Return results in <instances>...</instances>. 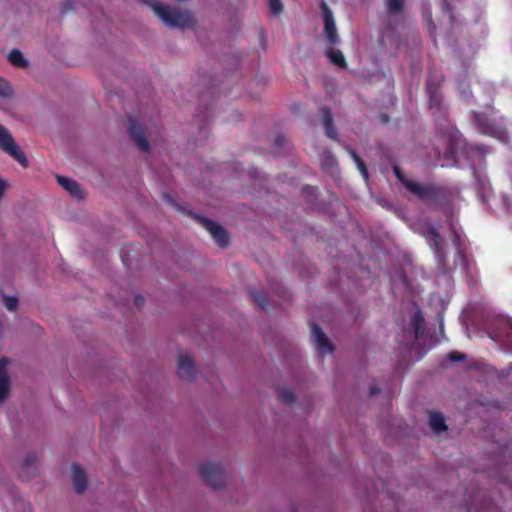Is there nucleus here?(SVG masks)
<instances>
[{
  "instance_id": "f257e3e1",
  "label": "nucleus",
  "mask_w": 512,
  "mask_h": 512,
  "mask_svg": "<svg viewBox=\"0 0 512 512\" xmlns=\"http://www.w3.org/2000/svg\"><path fill=\"white\" fill-rule=\"evenodd\" d=\"M141 2L150 6L155 15L168 27L184 29L193 27L196 23L192 13L188 10L174 9L159 3L157 0H141Z\"/></svg>"
},
{
  "instance_id": "f03ea898",
  "label": "nucleus",
  "mask_w": 512,
  "mask_h": 512,
  "mask_svg": "<svg viewBox=\"0 0 512 512\" xmlns=\"http://www.w3.org/2000/svg\"><path fill=\"white\" fill-rule=\"evenodd\" d=\"M404 187L417 199L428 204L441 202L449 196V190L446 187L435 183L421 184L410 180L405 183Z\"/></svg>"
},
{
  "instance_id": "7ed1b4c3",
  "label": "nucleus",
  "mask_w": 512,
  "mask_h": 512,
  "mask_svg": "<svg viewBox=\"0 0 512 512\" xmlns=\"http://www.w3.org/2000/svg\"><path fill=\"white\" fill-rule=\"evenodd\" d=\"M0 150L10 155L21 166H28L25 154L20 150L9 130L2 125H0Z\"/></svg>"
},
{
  "instance_id": "20e7f679",
  "label": "nucleus",
  "mask_w": 512,
  "mask_h": 512,
  "mask_svg": "<svg viewBox=\"0 0 512 512\" xmlns=\"http://www.w3.org/2000/svg\"><path fill=\"white\" fill-rule=\"evenodd\" d=\"M198 471L207 485L214 489H219L223 486L225 472L219 464L203 463L199 466Z\"/></svg>"
},
{
  "instance_id": "39448f33",
  "label": "nucleus",
  "mask_w": 512,
  "mask_h": 512,
  "mask_svg": "<svg viewBox=\"0 0 512 512\" xmlns=\"http://www.w3.org/2000/svg\"><path fill=\"white\" fill-rule=\"evenodd\" d=\"M474 121L482 134L494 137L501 141L508 139L507 130L502 126L491 122L484 114L475 113Z\"/></svg>"
},
{
  "instance_id": "423d86ee",
  "label": "nucleus",
  "mask_w": 512,
  "mask_h": 512,
  "mask_svg": "<svg viewBox=\"0 0 512 512\" xmlns=\"http://www.w3.org/2000/svg\"><path fill=\"white\" fill-rule=\"evenodd\" d=\"M196 220L210 233L218 246L225 248L229 244L228 232L218 223L202 216H195Z\"/></svg>"
},
{
  "instance_id": "0eeeda50",
  "label": "nucleus",
  "mask_w": 512,
  "mask_h": 512,
  "mask_svg": "<svg viewBox=\"0 0 512 512\" xmlns=\"http://www.w3.org/2000/svg\"><path fill=\"white\" fill-rule=\"evenodd\" d=\"M321 7L324 21V36L328 45L330 47H334L339 43V37L337 33L334 16L331 9L324 1L322 2Z\"/></svg>"
},
{
  "instance_id": "6e6552de",
  "label": "nucleus",
  "mask_w": 512,
  "mask_h": 512,
  "mask_svg": "<svg viewBox=\"0 0 512 512\" xmlns=\"http://www.w3.org/2000/svg\"><path fill=\"white\" fill-rule=\"evenodd\" d=\"M129 138L136 144L142 152L149 151V143L140 124L133 118H129L128 126Z\"/></svg>"
},
{
  "instance_id": "1a4fd4ad",
  "label": "nucleus",
  "mask_w": 512,
  "mask_h": 512,
  "mask_svg": "<svg viewBox=\"0 0 512 512\" xmlns=\"http://www.w3.org/2000/svg\"><path fill=\"white\" fill-rule=\"evenodd\" d=\"M427 94L429 96V107L446 117V110L442 107V96L439 92V84L434 83L432 78H429L426 85Z\"/></svg>"
},
{
  "instance_id": "9d476101",
  "label": "nucleus",
  "mask_w": 512,
  "mask_h": 512,
  "mask_svg": "<svg viewBox=\"0 0 512 512\" xmlns=\"http://www.w3.org/2000/svg\"><path fill=\"white\" fill-rule=\"evenodd\" d=\"M177 374L182 379L190 380L194 377L195 366L192 357L188 354H180L177 357Z\"/></svg>"
},
{
  "instance_id": "9b49d317",
  "label": "nucleus",
  "mask_w": 512,
  "mask_h": 512,
  "mask_svg": "<svg viewBox=\"0 0 512 512\" xmlns=\"http://www.w3.org/2000/svg\"><path fill=\"white\" fill-rule=\"evenodd\" d=\"M311 333L313 336L314 341L316 342L318 349L323 353H332L334 351V347L332 343L327 338L324 331L321 329V327L316 324H311Z\"/></svg>"
},
{
  "instance_id": "f8f14e48",
  "label": "nucleus",
  "mask_w": 512,
  "mask_h": 512,
  "mask_svg": "<svg viewBox=\"0 0 512 512\" xmlns=\"http://www.w3.org/2000/svg\"><path fill=\"white\" fill-rule=\"evenodd\" d=\"M321 168L326 174L332 177H335L339 174L337 158L331 151L325 150L323 152L321 158Z\"/></svg>"
},
{
  "instance_id": "ddd939ff",
  "label": "nucleus",
  "mask_w": 512,
  "mask_h": 512,
  "mask_svg": "<svg viewBox=\"0 0 512 512\" xmlns=\"http://www.w3.org/2000/svg\"><path fill=\"white\" fill-rule=\"evenodd\" d=\"M56 179L58 184L62 186L67 192H69L71 196L76 199L83 198L81 187L75 180L61 175H57Z\"/></svg>"
},
{
  "instance_id": "4468645a",
  "label": "nucleus",
  "mask_w": 512,
  "mask_h": 512,
  "mask_svg": "<svg viewBox=\"0 0 512 512\" xmlns=\"http://www.w3.org/2000/svg\"><path fill=\"white\" fill-rule=\"evenodd\" d=\"M72 481L77 493H82L87 488V476L85 471L77 464L72 466Z\"/></svg>"
},
{
  "instance_id": "2eb2a0df",
  "label": "nucleus",
  "mask_w": 512,
  "mask_h": 512,
  "mask_svg": "<svg viewBox=\"0 0 512 512\" xmlns=\"http://www.w3.org/2000/svg\"><path fill=\"white\" fill-rule=\"evenodd\" d=\"M319 113L322 117L325 133L328 138L335 140L337 138V131L333 126V118L331 110L328 107H321Z\"/></svg>"
},
{
  "instance_id": "dca6fc26",
  "label": "nucleus",
  "mask_w": 512,
  "mask_h": 512,
  "mask_svg": "<svg viewBox=\"0 0 512 512\" xmlns=\"http://www.w3.org/2000/svg\"><path fill=\"white\" fill-rule=\"evenodd\" d=\"M459 145V139L457 136L452 135L449 139V145L443 154L444 162L441 164L442 167L453 166L456 164L455 148Z\"/></svg>"
},
{
  "instance_id": "f3484780",
  "label": "nucleus",
  "mask_w": 512,
  "mask_h": 512,
  "mask_svg": "<svg viewBox=\"0 0 512 512\" xmlns=\"http://www.w3.org/2000/svg\"><path fill=\"white\" fill-rule=\"evenodd\" d=\"M8 360L0 358V403L6 398L9 391V376L6 372Z\"/></svg>"
},
{
  "instance_id": "a211bd4d",
  "label": "nucleus",
  "mask_w": 512,
  "mask_h": 512,
  "mask_svg": "<svg viewBox=\"0 0 512 512\" xmlns=\"http://www.w3.org/2000/svg\"><path fill=\"white\" fill-rule=\"evenodd\" d=\"M422 22L423 26L429 34V37L433 40L436 39V25L432 18V11L429 5H426L422 9Z\"/></svg>"
},
{
  "instance_id": "6ab92c4d",
  "label": "nucleus",
  "mask_w": 512,
  "mask_h": 512,
  "mask_svg": "<svg viewBox=\"0 0 512 512\" xmlns=\"http://www.w3.org/2000/svg\"><path fill=\"white\" fill-rule=\"evenodd\" d=\"M424 316L421 311H417L411 318V330L414 340L419 339L424 333Z\"/></svg>"
},
{
  "instance_id": "aec40b11",
  "label": "nucleus",
  "mask_w": 512,
  "mask_h": 512,
  "mask_svg": "<svg viewBox=\"0 0 512 512\" xmlns=\"http://www.w3.org/2000/svg\"><path fill=\"white\" fill-rule=\"evenodd\" d=\"M429 234H430L431 240L434 243V249H435V253L437 255L438 262H439L440 265H443L444 264L445 254H444V249H443V246H442L441 236L437 232V230L435 228H433V227L430 228Z\"/></svg>"
},
{
  "instance_id": "412c9836",
  "label": "nucleus",
  "mask_w": 512,
  "mask_h": 512,
  "mask_svg": "<svg viewBox=\"0 0 512 512\" xmlns=\"http://www.w3.org/2000/svg\"><path fill=\"white\" fill-rule=\"evenodd\" d=\"M429 424L431 429L437 433L445 432L448 429L444 416L439 412L430 413Z\"/></svg>"
},
{
  "instance_id": "4be33fe9",
  "label": "nucleus",
  "mask_w": 512,
  "mask_h": 512,
  "mask_svg": "<svg viewBox=\"0 0 512 512\" xmlns=\"http://www.w3.org/2000/svg\"><path fill=\"white\" fill-rule=\"evenodd\" d=\"M346 150L350 154L354 163L356 164L363 179L365 180V182H367L369 180V172H368L365 162L362 160V158L358 155V153L354 149H352L350 147H346Z\"/></svg>"
},
{
  "instance_id": "5701e85b",
  "label": "nucleus",
  "mask_w": 512,
  "mask_h": 512,
  "mask_svg": "<svg viewBox=\"0 0 512 512\" xmlns=\"http://www.w3.org/2000/svg\"><path fill=\"white\" fill-rule=\"evenodd\" d=\"M326 56L334 65L340 68H347L345 57L340 50L333 49V47H330L326 51Z\"/></svg>"
},
{
  "instance_id": "b1692460",
  "label": "nucleus",
  "mask_w": 512,
  "mask_h": 512,
  "mask_svg": "<svg viewBox=\"0 0 512 512\" xmlns=\"http://www.w3.org/2000/svg\"><path fill=\"white\" fill-rule=\"evenodd\" d=\"M9 62L18 68H24L28 65V62L25 60L22 52L18 49H13L8 54Z\"/></svg>"
},
{
  "instance_id": "393cba45",
  "label": "nucleus",
  "mask_w": 512,
  "mask_h": 512,
  "mask_svg": "<svg viewBox=\"0 0 512 512\" xmlns=\"http://www.w3.org/2000/svg\"><path fill=\"white\" fill-rule=\"evenodd\" d=\"M404 7L405 0H386L387 13L391 16L401 14Z\"/></svg>"
},
{
  "instance_id": "a878e982",
  "label": "nucleus",
  "mask_w": 512,
  "mask_h": 512,
  "mask_svg": "<svg viewBox=\"0 0 512 512\" xmlns=\"http://www.w3.org/2000/svg\"><path fill=\"white\" fill-rule=\"evenodd\" d=\"M250 296L254 303L263 311L268 310V300L266 294L262 291L250 290Z\"/></svg>"
},
{
  "instance_id": "bb28decb",
  "label": "nucleus",
  "mask_w": 512,
  "mask_h": 512,
  "mask_svg": "<svg viewBox=\"0 0 512 512\" xmlns=\"http://www.w3.org/2000/svg\"><path fill=\"white\" fill-rule=\"evenodd\" d=\"M500 329L505 337V341L508 345L512 346V319L506 318L500 320Z\"/></svg>"
},
{
  "instance_id": "cd10ccee",
  "label": "nucleus",
  "mask_w": 512,
  "mask_h": 512,
  "mask_svg": "<svg viewBox=\"0 0 512 512\" xmlns=\"http://www.w3.org/2000/svg\"><path fill=\"white\" fill-rule=\"evenodd\" d=\"M35 460H36L35 455H28L24 459L23 466L21 468V471L19 472V475L21 478L25 477V475H24L25 470H29V469H32L33 471L35 470V467H34Z\"/></svg>"
},
{
  "instance_id": "c85d7f7f",
  "label": "nucleus",
  "mask_w": 512,
  "mask_h": 512,
  "mask_svg": "<svg viewBox=\"0 0 512 512\" xmlns=\"http://www.w3.org/2000/svg\"><path fill=\"white\" fill-rule=\"evenodd\" d=\"M279 397L280 399L285 402V403H288V404H292L295 402L296 400V395L295 393L290 390V389H285V390H282L280 393H279Z\"/></svg>"
},
{
  "instance_id": "c756f323",
  "label": "nucleus",
  "mask_w": 512,
  "mask_h": 512,
  "mask_svg": "<svg viewBox=\"0 0 512 512\" xmlns=\"http://www.w3.org/2000/svg\"><path fill=\"white\" fill-rule=\"evenodd\" d=\"M12 92V88L8 82L0 78V97H10Z\"/></svg>"
},
{
  "instance_id": "7c9ffc66",
  "label": "nucleus",
  "mask_w": 512,
  "mask_h": 512,
  "mask_svg": "<svg viewBox=\"0 0 512 512\" xmlns=\"http://www.w3.org/2000/svg\"><path fill=\"white\" fill-rule=\"evenodd\" d=\"M269 8L271 13L274 15H279L283 10V5L281 0H268Z\"/></svg>"
},
{
  "instance_id": "2f4dec72",
  "label": "nucleus",
  "mask_w": 512,
  "mask_h": 512,
  "mask_svg": "<svg viewBox=\"0 0 512 512\" xmlns=\"http://www.w3.org/2000/svg\"><path fill=\"white\" fill-rule=\"evenodd\" d=\"M4 305L9 311H14L18 305V299L14 296H4Z\"/></svg>"
},
{
  "instance_id": "473e14b6",
  "label": "nucleus",
  "mask_w": 512,
  "mask_h": 512,
  "mask_svg": "<svg viewBox=\"0 0 512 512\" xmlns=\"http://www.w3.org/2000/svg\"><path fill=\"white\" fill-rule=\"evenodd\" d=\"M447 359L451 362H459L466 359V355L459 351H451L447 355Z\"/></svg>"
},
{
  "instance_id": "72a5a7b5",
  "label": "nucleus",
  "mask_w": 512,
  "mask_h": 512,
  "mask_svg": "<svg viewBox=\"0 0 512 512\" xmlns=\"http://www.w3.org/2000/svg\"><path fill=\"white\" fill-rule=\"evenodd\" d=\"M471 153H476L481 159H485L488 151L484 146H469Z\"/></svg>"
},
{
  "instance_id": "f704fd0d",
  "label": "nucleus",
  "mask_w": 512,
  "mask_h": 512,
  "mask_svg": "<svg viewBox=\"0 0 512 512\" xmlns=\"http://www.w3.org/2000/svg\"><path fill=\"white\" fill-rule=\"evenodd\" d=\"M393 172H394V175L396 176L397 180L403 185L405 186V183L407 181H410L411 179L407 178L403 172L401 171V169L398 167V166H394L393 167Z\"/></svg>"
},
{
  "instance_id": "c9c22d12",
  "label": "nucleus",
  "mask_w": 512,
  "mask_h": 512,
  "mask_svg": "<svg viewBox=\"0 0 512 512\" xmlns=\"http://www.w3.org/2000/svg\"><path fill=\"white\" fill-rule=\"evenodd\" d=\"M288 144V140L284 135H277L273 140V145L275 147H286Z\"/></svg>"
},
{
  "instance_id": "e433bc0d",
  "label": "nucleus",
  "mask_w": 512,
  "mask_h": 512,
  "mask_svg": "<svg viewBox=\"0 0 512 512\" xmlns=\"http://www.w3.org/2000/svg\"><path fill=\"white\" fill-rule=\"evenodd\" d=\"M503 206L506 210H509L512 206V201L508 198L507 195H502Z\"/></svg>"
},
{
  "instance_id": "4c0bfd02",
  "label": "nucleus",
  "mask_w": 512,
  "mask_h": 512,
  "mask_svg": "<svg viewBox=\"0 0 512 512\" xmlns=\"http://www.w3.org/2000/svg\"><path fill=\"white\" fill-rule=\"evenodd\" d=\"M481 198H482V201L483 202H489L490 199H491V194H490V191H488L486 189V187H484V192L481 194Z\"/></svg>"
},
{
  "instance_id": "58836bf2",
  "label": "nucleus",
  "mask_w": 512,
  "mask_h": 512,
  "mask_svg": "<svg viewBox=\"0 0 512 512\" xmlns=\"http://www.w3.org/2000/svg\"><path fill=\"white\" fill-rule=\"evenodd\" d=\"M144 298L141 296V295H136L135 296V305L140 308L143 306L144 304Z\"/></svg>"
},
{
  "instance_id": "ea45409f",
  "label": "nucleus",
  "mask_w": 512,
  "mask_h": 512,
  "mask_svg": "<svg viewBox=\"0 0 512 512\" xmlns=\"http://www.w3.org/2000/svg\"><path fill=\"white\" fill-rule=\"evenodd\" d=\"M380 392H381V389H380V387L377 384H373L370 387V394L371 395H376V394H379Z\"/></svg>"
},
{
  "instance_id": "a19ab883",
  "label": "nucleus",
  "mask_w": 512,
  "mask_h": 512,
  "mask_svg": "<svg viewBox=\"0 0 512 512\" xmlns=\"http://www.w3.org/2000/svg\"><path fill=\"white\" fill-rule=\"evenodd\" d=\"M63 12H68L72 6H73V1L72 0H67L64 4H63Z\"/></svg>"
},
{
  "instance_id": "79ce46f5",
  "label": "nucleus",
  "mask_w": 512,
  "mask_h": 512,
  "mask_svg": "<svg viewBox=\"0 0 512 512\" xmlns=\"http://www.w3.org/2000/svg\"><path fill=\"white\" fill-rule=\"evenodd\" d=\"M5 190V183L0 179V198L2 197Z\"/></svg>"
},
{
  "instance_id": "37998d69",
  "label": "nucleus",
  "mask_w": 512,
  "mask_h": 512,
  "mask_svg": "<svg viewBox=\"0 0 512 512\" xmlns=\"http://www.w3.org/2000/svg\"><path fill=\"white\" fill-rule=\"evenodd\" d=\"M309 190H312V187H310V186H305V187L303 188V192H304V193L308 192Z\"/></svg>"
}]
</instances>
